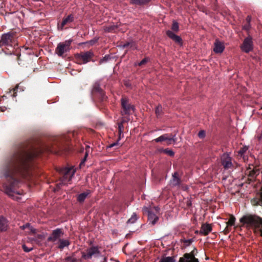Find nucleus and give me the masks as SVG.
Segmentation results:
<instances>
[{
	"label": "nucleus",
	"instance_id": "f257e3e1",
	"mask_svg": "<svg viewBox=\"0 0 262 262\" xmlns=\"http://www.w3.org/2000/svg\"><path fill=\"white\" fill-rule=\"evenodd\" d=\"M77 132L69 133L67 135L51 137L41 143L39 149L35 148L30 141L17 145L12 154L7 157L1 169L0 176L6 179L3 185L5 192L10 196L18 193L15 188L18 187L21 178H31V162L34 158L43 152L59 155L69 149L71 138H75Z\"/></svg>",
	"mask_w": 262,
	"mask_h": 262
},
{
	"label": "nucleus",
	"instance_id": "f03ea898",
	"mask_svg": "<svg viewBox=\"0 0 262 262\" xmlns=\"http://www.w3.org/2000/svg\"><path fill=\"white\" fill-rule=\"evenodd\" d=\"M242 226L246 225L247 227H251L259 231L262 236V218L256 215L247 214L239 219Z\"/></svg>",
	"mask_w": 262,
	"mask_h": 262
},
{
	"label": "nucleus",
	"instance_id": "7ed1b4c3",
	"mask_svg": "<svg viewBox=\"0 0 262 262\" xmlns=\"http://www.w3.org/2000/svg\"><path fill=\"white\" fill-rule=\"evenodd\" d=\"M91 95L93 99H98L100 102H102L106 100L107 97L104 91L100 87V81H96L93 84Z\"/></svg>",
	"mask_w": 262,
	"mask_h": 262
},
{
	"label": "nucleus",
	"instance_id": "20e7f679",
	"mask_svg": "<svg viewBox=\"0 0 262 262\" xmlns=\"http://www.w3.org/2000/svg\"><path fill=\"white\" fill-rule=\"evenodd\" d=\"M94 56L93 52L90 50L75 54V59L76 62L79 64H86L91 61L94 62L93 59Z\"/></svg>",
	"mask_w": 262,
	"mask_h": 262
},
{
	"label": "nucleus",
	"instance_id": "39448f33",
	"mask_svg": "<svg viewBox=\"0 0 262 262\" xmlns=\"http://www.w3.org/2000/svg\"><path fill=\"white\" fill-rule=\"evenodd\" d=\"M59 172L61 176L60 181L62 183L65 184L71 181L75 174V169L73 167H64L60 169Z\"/></svg>",
	"mask_w": 262,
	"mask_h": 262
},
{
	"label": "nucleus",
	"instance_id": "423d86ee",
	"mask_svg": "<svg viewBox=\"0 0 262 262\" xmlns=\"http://www.w3.org/2000/svg\"><path fill=\"white\" fill-rule=\"evenodd\" d=\"M72 42L73 39H70L64 42L59 43L55 49V53L58 56L63 57L64 53L69 52L71 50Z\"/></svg>",
	"mask_w": 262,
	"mask_h": 262
},
{
	"label": "nucleus",
	"instance_id": "0eeeda50",
	"mask_svg": "<svg viewBox=\"0 0 262 262\" xmlns=\"http://www.w3.org/2000/svg\"><path fill=\"white\" fill-rule=\"evenodd\" d=\"M15 33L11 32L2 34L0 39V47H12L15 42Z\"/></svg>",
	"mask_w": 262,
	"mask_h": 262
},
{
	"label": "nucleus",
	"instance_id": "6e6552de",
	"mask_svg": "<svg viewBox=\"0 0 262 262\" xmlns=\"http://www.w3.org/2000/svg\"><path fill=\"white\" fill-rule=\"evenodd\" d=\"M121 104L122 109V111L121 112L122 116L129 115L132 114V111H134V106L129 103L128 99L126 97H122Z\"/></svg>",
	"mask_w": 262,
	"mask_h": 262
},
{
	"label": "nucleus",
	"instance_id": "1a4fd4ad",
	"mask_svg": "<svg viewBox=\"0 0 262 262\" xmlns=\"http://www.w3.org/2000/svg\"><path fill=\"white\" fill-rule=\"evenodd\" d=\"M241 50L246 53H248L253 49V42L252 37L249 35L246 37L243 43L240 46Z\"/></svg>",
	"mask_w": 262,
	"mask_h": 262
},
{
	"label": "nucleus",
	"instance_id": "9d476101",
	"mask_svg": "<svg viewBox=\"0 0 262 262\" xmlns=\"http://www.w3.org/2000/svg\"><path fill=\"white\" fill-rule=\"evenodd\" d=\"M143 212L144 214L147 215L148 221L152 225H155L159 220L158 216L152 209L144 207L143 208Z\"/></svg>",
	"mask_w": 262,
	"mask_h": 262
},
{
	"label": "nucleus",
	"instance_id": "9b49d317",
	"mask_svg": "<svg viewBox=\"0 0 262 262\" xmlns=\"http://www.w3.org/2000/svg\"><path fill=\"white\" fill-rule=\"evenodd\" d=\"M221 164L225 170L232 168L233 164L232 163V158L227 153H224L221 157Z\"/></svg>",
	"mask_w": 262,
	"mask_h": 262
},
{
	"label": "nucleus",
	"instance_id": "f8f14e48",
	"mask_svg": "<svg viewBox=\"0 0 262 262\" xmlns=\"http://www.w3.org/2000/svg\"><path fill=\"white\" fill-rule=\"evenodd\" d=\"M62 229L57 228L53 230L51 235L48 237V242H55L57 239H60V237L63 235Z\"/></svg>",
	"mask_w": 262,
	"mask_h": 262
},
{
	"label": "nucleus",
	"instance_id": "ddd939ff",
	"mask_svg": "<svg viewBox=\"0 0 262 262\" xmlns=\"http://www.w3.org/2000/svg\"><path fill=\"white\" fill-rule=\"evenodd\" d=\"M166 33L167 36L173 40L176 43L180 46H182L183 40L180 36L176 35L173 32L170 30H167Z\"/></svg>",
	"mask_w": 262,
	"mask_h": 262
},
{
	"label": "nucleus",
	"instance_id": "4468645a",
	"mask_svg": "<svg viewBox=\"0 0 262 262\" xmlns=\"http://www.w3.org/2000/svg\"><path fill=\"white\" fill-rule=\"evenodd\" d=\"M99 248L100 247L98 246H92L86 249V252H88L90 259L92 258L93 256L97 257L100 254Z\"/></svg>",
	"mask_w": 262,
	"mask_h": 262
},
{
	"label": "nucleus",
	"instance_id": "2eb2a0df",
	"mask_svg": "<svg viewBox=\"0 0 262 262\" xmlns=\"http://www.w3.org/2000/svg\"><path fill=\"white\" fill-rule=\"evenodd\" d=\"M212 228L211 224L207 223L203 224L199 231V234L206 236L207 235L212 231Z\"/></svg>",
	"mask_w": 262,
	"mask_h": 262
},
{
	"label": "nucleus",
	"instance_id": "dca6fc26",
	"mask_svg": "<svg viewBox=\"0 0 262 262\" xmlns=\"http://www.w3.org/2000/svg\"><path fill=\"white\" fill-rule=\"evenodd\" d=\"M178 262H199V261L198 258L192 257L189 254L186 253L179 258Z\"/></svg>",
	"mask_w": 262,
	"mask_h": 262
},
{
	"label": "nucleus",
	"instance_id": "f3484780",
	"mask_svg": "<svg viewBox=\"0 0 262 262\" xmlns=\"http://www.w3.org/2000/svg\"><path fill=\"white\" fill-rule=\"evenodd\" d=\"M181 183V179L179 177V173L178 172H175L172 174V179L170 180V185L172 187L180 186Z\"/></svg>",
	"mask_w": 262,
	"mask_h": 262
},
{
	"label": "nucleus",
	"instance_id": "a211bd4d",
	"mask_svg": "<svg viewBox=\"0 0 262 262\" xmlns=\"http://www.w3.org/2000/svg\"><path fill=\"white\" fill-rule=\"evenodd\" d=\"M225 49V47L222 42L216 39L214 42V47L213 51L215 53H222Z\"/></svg>",
	"mask_w": 262,
	"mask_h": 262
},
{
	"label": "nucleus",
	"instance_id": "6ab92c4d",
	"mask_svg": "<svg viewBox=\"0 0 262 262\" xmlns=\"http://www.w3.org/2000/svg\"><path fill=\"white\" fill-rule=\"evenodd\" d=\"M8 221L4 216H0V231L5 232L8 230Z\"/></svg>",
	"mask_w": 262,
	"mask_h": 262
},
{
	"label": "nucleus",
	"instance_id": "aec40b11",
	"mask_svg": "<svg viewBox=\"0 0 262 262\" xmlns=\"http://www.w3.org/2000/svg\"><path fill=\"white\" fill-rule=\"evenodd\" d=\"M90 193L91 191L87 190L86 191L79 194L77 198V201L80 203H83L85 199Z\"/></svg>",
	"mask_w": 262,
	"mask_h": 262
},
{
	"label": "nucleus",
	"instance_id": "412c9836",
	"mask_svg": "<svg viewBox=\"0 0 262 262\" xmlns=\"http://www.w3.org/2000/svg\"><path fill=\"white\" fill-rule=\"evenodd\" d=\"M74 20V17L72 14L69 15L67 17L63 18L61 24V29H62L63 27L67 24L73 22Z\"/></svg>",
	"mask_w": 262,
	"mask_h": 262
},
{
	"label": "nucleus",
	"instance_id": "4be33fe9",
	"mask_svg": "<svg viewBox=\"0 0 262 262\" xmlns=\"http://www.w3.org/2000/svg\"><path fill=\"white\" fill-rule=\"evenodd\" d=\"M70 245V242L68 239H59L58 248L62 250L66 247H68Z\"/></svg>",
	"mask_w": 262,
	"mask_h": 262
},
{
	"label": "nucleus",
	"instance_id": "5701e85b",
	"mask_svg": "<svg viewBox=\"0 0 262 262\" xmlns=\"http://www.w3.org/2000/svg\"><path fill=\"white\" fill-rule=\"evenodd\" d=\"M251 16L250 15L247 16L246 18V23L243 26V29L246 31L248 33L251 29Z\"/></svg>",
	"mask_w": 262,
	"mask_h": 262
},
{
	"label": "nucleus",
	"instance_id": "b1692460",
	"mask_svg": "<svg viewBox=\"0 0 262 262\" xmlns=\"http://www.w3.org/2000/svg\"><path fill=\"white\" fill-rule=\"evenodd\" d=\"M151 0H130V3L135 5H144L148 4Z\"/></svg>",
	"mask_w": 262,
	"mask_h": 262
},
{
	"label": "nucleus",
	"instance_id": "393cba45",
	"mask_svg": "<svg viewBox=\"0 0 262 262\" xmlns=\"http://www.w3.org/2000/svg\"><path fill=\"white\" fill-rule=\"evenodd\" d=\"M176 134H168L167 135V139H166V141L167 142V145H169L173 143H175L177 142Z\"/></svg>",
	"mask_w": 262,
	"mask_h": 262
},
{
	"label": "nucleus",
	"instance_id": "a878e982",
	"mask_svg": "<svg viewBox=\"0 0 262 262\" xmlns=\"http://www.w3.org/2000/svg\"><path fill=\"white\" fill-rule=\"evenodd\" d=\"M259 173L258 169H253L249 171L248 177L251 178H255Z\"/></svg>",
	"mask_w": 262,
	"mask_h": 262
},
{
	"label": "nucleus",
	"instance_id": "bb28decb",
	"mask_svg": "<svg viewBox=\"0 0 262 262\" xmlns=\"http://www.w3.org/2000/svg\"><path fill=\"white\" fill-rule=\"evenodd\" d=\"M236 219L232 214H230V219L229 221L226 222L227 226H232L234 225Z\"/></svg>",
	"mask_w": 262,
	"mask_h": 262
},
{
	"label": "nucleus",
	"instance_id": "cd10ccee",
	"mask_svg": "<svg viewBox=\"0 0 262 262\" xmlns=\"http://www.w3.org/2000/svg\"><path fill=\"white\" fill-rule=\"evenodd\" d=\"M251 203L253 206H262V204L261 203L260 198H253L251 200Z\"/></svg>",
	"mask_w": 262,
	"mask_h": 262
},
{
	"label": "nucleus",
	"instance_id": "c85d7f7f",
	"mask_svg": "<svg viewBox=\"0 0 262 262\" xmlns=\"http://www.w3.org/2000/svg\"><path fill=\"white\" fill-rule=\"evenodd\" d=\"M124 122V121L123 120L121 122L118 123V133H119V139H121V136L123 132V130L124 128V126L123 123Z\"/></svg>",
	"mask_w": 262,
	"mask_h": 262
},
{
	"label": "nucleus",
	"instance_id": "c756f323",
	"mask_svg": "<svg viewBox=\"0 0 262 262\" xmlns=\"http://www.w3.org/2000/svg\"><path fill=\"white\" fill-rule=\"evenodd\" d=\"M167 135L168 134H165L162 136H160L159 137L154 139V141H155L156 142H163L166 140L167 139Z\"/></svg>",
	"mask_w": 262,
	"mask_h": 262
},
{
	"label": "nucleus",
	"instance_id": "7c9ffc66",
	"mask_svg": "<svg viewBox=\"0 0 262 262\" xmlns=\"http://www.w3.org/2000/svg\"><path fill=\"white\" fill-rule=\"evenodd\" d=\"M64 260L66 262H82L81 259H74L70 256L65 257Z\"/></svg>",
	"mask_w": 262,
	"mask_h": 262
},
{
	"label": "nucleus",
	"instance_id": "2f4dec72",
	"mask_svg": "<svg viewBox=\"0 0 262 262\" xmlns=\"http://www.w3.org/2000/svg\"><path fill=\"white\" fill-rule=\"evenodd\" d=\"M159 262H175V259L171 256H167L161 258Z\"/></svg>",
	"mask_w": 262,
	"mask_h": 262
},
{
	"label": "nucleus",
	"instance_id": "473e14b6",
	"mask_svg": "<svg viewBox=\"0 0 262 262\" xmlns=\"http://www.w3.org/2000/svg\"><path fill=\"white\" fill-rule=\"evenodd\" d=\"M171 30L176 32H177L179 30V24L176 21L173 20L172 21V24L171 26Z\"/></svg>",
	"mask_w": 262,
	"mask_h": 262
},
{
	"label": "nucleus",
	"instance_id": "72a5a7b5",
	"mask_svg": "<svg viewBox=\"0 0 262 262\" xmlns=\"http://www.w3.org/2000/svg\"><path fill=\"white\" fill-rule=\"evenodd\" d=\"M111 59V57L110 55H106L104 57L101 58L99 62V64H101L103 63L107 62L108 60Z\"/></svg>",
	"mask_w": 262,
	"mask_h": 262
},
{
	"label": "nucleus",
	"instance_id": "f704fd0d",
	"mask_svg": "<svg viewBox=\"0 0 262 262\" xmlns=\"http://www.w3.org/2000/svg\"><path fill=\"white\" fill-rule=\"evenodd\" d=\"M117 26L115 25H112L106 27L105 29V31L108 32H113L117 29Z\"/></svg>",
	"mask_w": 262,
	"mask_h": 262
},
{
	"label": "nucleus",
	"instance_id": "c9c22d12",
	"mask_svg": "<svg viewBox=\"0 0 262 262\" xmlns=\"http://www.w3.org/2000/svg\"><path fill=\"white\" fill-rule=\"evenodd\" d=\"M155 113L157 117L161 116L162 114V107L161 105H159L157 106L155 110Z\"/></svg>",
	"mask_w": 262,
	"mask_h": 262
},
{
	"label": "nucleus",
	"instance_id": "e433bc0d",
	"mask_svg": "<svg viewBox=\"0 0 262 262\" xmlns=\"http://www.w3.org/2000/svg\"><path fill=\"white\" fill-rule=\"evenodd\" d=\"M137 220V216L136 213H133L131 217L128 220L127 223H134Z\"/></svg>",
	"mask_w": 262,
	"mask_h": 262
},
{
	"label": "nucleus",
	"instance_id": "4c0bfd02",
	"mask_svg": "<svg viewBox=\"0 0 262 262\" xmlns=\"http://www.w3.org/2000/svg\"><path fill=\"white\" fill-rule=\"evenodd\" d=\"M248 150V147L246 146L242 147L238 151V154L242 157Z\"/></svg>",
	"mask_w": 262,
	"mask_h": 262
},
{
	"label": "nucleus",
	"instance_id": "58836bf2",
	"mask_svg": "<svg viewBox=\"0 0 262 262\" xmlns=\"http://www.w3.org/2000/svg\"><path fill=\"white\" fill-rule=\"evenodd\" d=\"M18 88V85H17L14 88L10 91L9 93L11 94L12 96L14 97H16Z\"/></svg>",
	"mask_w": 262,
	"mask_h": 262
},
{
	"label": "nucleus",
	"instance_id": "ea45409f",
	"mask_svg": "<svg viewBox=\"0 0 262 262\" xmlns=\"http://www.w3.org/2000/svg\"><path fill=\"white\" fill-rule=\"evenodd\" d=\"M20 228L22 230H25L26 228H29L30 229V230L32 232H34V230L32 228V227H30V224L29 223H27L21 226H20Z\"/></svg>",
	"mask_w": 262,
	"mask_h": 262
},
{
	"label": "nucleus",
	"instance_id": "a19ab883",
	"mask_svg": "<svg viewBox=\"0 0 262 262\" xmlns=\"http://www.w3.org/2000/svg\"><path fill=\"white\" fill-rule=\"evenodd\" d=\"M149 61V58L148 57H145L143 59H142L140 62L138 63L139 66H142L145 64H146Z\"/></svg>",
	"mask_w": 262,
	"mask_h": 262
},
{
	"label": "nucleus",
	"instance_id": "79ce46f5",
	"mask_svg": "<svg viewBox=\"0 0 262 262\" xmlns=\"http://www.w3.org/2000/svg\"><path fill=\"white\" fill-rule=\"evenodd\" d=\"M164 152L171 157H173L174 155V152L172 150L169 149L168 148L165 149L164 150Z\"/></svg>",
	"mask_w": 262,
	"mask_h": 262
},
{
	"label": "nucleus",
	"instance_id": "37998d69",
	"mask_svg": "<svg viewBox=\"0 0 262 262\" xmlns=\"http://www.w3.org/2000/svg\"><path fill=\"white\" fill-rule=\"evenodd\" d=\"M185 246H189L193 242L192 239H184L183 241Z\"/></svg>",
	"mask_w": 262,
	"mask_h": 262
},
{
	"label": "nucleus",
	"instance_id": "c03bdc74",
	"mask_svg": "<svg viewBox=\"0 0 262 262\" xmlns=\"http://www.w3.org/2000/svg\"><path fill=\"white\" fill-rule=\"evenodd\" d=\"M198 137L200 138V139H203L205 138V135H206V133H205V131L204 130H200L199 133H198Z\"/></svg>",
	"mask_w": 262,
	"mask_h": 262
},
{
	"label": "nucleus",
	"instance_id": "a18cd8bd",
	"mask_svg": "<svg viewBox=\"0 0 262 262\" xmlns=\"http://www.w3.org/2000/svg\"><path fill=\"white\" fill-rule=\"evenodd\" d=\"M188 254H189V255L192 256V257H195V256L196 255V254L198 253V250L196 249V248H194V249H193V250H192L190 253H188Z\"/></svg>",
	"mask_w": 262,
	"mask_h": 262
},
{
	"label": "nucleus",
	"instance_id": "49530a36",
	"mask_svg": "<svg viewBox=\"0 0 262 262\" xmlns=\"http://www.w3.org/2000/svg\"><path fill=\"white\" fill-rule=\"evenodd\" d=\"M82 258L84 259H90L87 252L86 253L84 252H82Z\"/></svg>",
	"mask_w": 262,
	"mask_h": 262
},
{
	"label": "nucleus",
	"instance_id": "de8ad7c7",
	"mask_svg": "<svg viewBox=\"0 0 262 262\" xmlns=\"http://www.w3.org/2000/svg\"><path fill=\"white\" fill-rule=\"evenodd\" d=\"M23 249L24 251L26 252H29L32 250V248H29L25 245H23Z\"/></svg>",
	"mask_w": 262,
	"mask_h": 262
},
{
	"label": "nucleus",
	"instance_id": "09e8293b",
	"mask_svg": "<svg viewBox=\"0 0 262 262\" xmlns=\"http://www.w3.org/2000/svg\"><path fill=\"white\" fill-rule=\"evenodd\" d=\"M120 140V139H119V138H118V140H117V142H114V143H112V144H111L108 146V148H112V147H114V146H115L118 145H119V142H119V141Z\"/></svg>",
	"mask_w": 262,
	"mask_h": 262
},
{
	"label": "nucleus",
	"instance_id": "8fccbe9b",
	"mask_svg": "<svg viewBox=\"0 0 262 262\" xmlns=\"http://www.w3.org/2000/svg\"><path fill=\"white\" fill-rule=\"evenodd\" d=\"M229 229L228 228V226H226V227L225 228V229H224V232H225V234H227L229 232Z\"/></svg>",
	"mask_w": 262,
	"mask_h": 262
},
{
	"label": "nucleus",
	"instance_id": "3c124183",
	"mask_svg": "<svg viewBox=\"0 0 262 262\" xmlns=\"http://www.w3.org/2000/svg\"><path fill=\"white\" fill-rule=\"evenodd\" d=\"M72 258H74V259H77L76 257V252H73L71 255H70Z\"/></svg>",
	"mask_w": 262,
	"mask_h": 262
},
{
	"label": "nucleus",
	"instance_id": "603ef678",
	"mask_svg": "<svg viewBox=\"0 0 262 262\" xmlns=\"http://www.w3.org/2000/svg\"><path fill=\"white\" fill-rule=\"evenodd\" d=\"M130 45H131V43L128 42H126V43H125L123 45V47H124V48H127L129 46H130Z\"/></svg>",
	"mask_w": 262,
	"mask_h": 262
},
{
	"label": "nucleus",
	"instance_id": "864d4df0",
	"mask_svg": "<svg viewBox=\"0 0 262 262\" xmlns=\"http://www.w3.org/2000/svg\"><path fill=\"white\" fill-rule=\"evenodd\" d=\"M88 155V152H86L85 155L84 157V159H83V160H82V161L81 162V163H82V162H84L85 161L86 158Z\"/></svg>",
	"mask_w": 262,
	"mask_h": 262
},
{
	"label": "nucleus",
	"instance_id": "5fc2aeb1",
	"mask_svg": "<svg viewBox=\"0 0 262 262\" xmlns=\"http://www.w3.org/2000/svg\"><path fill=\"white\" fill-rule=\"evenodd\" d=\"M154 209H155V211L156 212V213H158L160 211V208L158 207H154Z\"/></svg>",
	"mask_w": 262,
	"mask_h": 262
},
{
	"label": "nucleus",
	"instance_id": "6e6d98bb",
	"mask_svg": "<svg viewBox=\"0 0 262 262\" xmlns=\"http://www.w3.org/2000/svg\"><path fill=\"white\" fill-rule=\"evenodd\" d=\"M260 199L261 203L262 204V192L260 193Z\"/></svg>",
	"mask_w": 262,
	"mask_h": 262
},
{
	"label": "nucleus",
	"instance_id": "4d7b16f0",
	"mask_svg": "<svg viewBox=\"0 0 262 262\" xmlns=\"http://www.w3.org/2000/svg\"><path fill=\"white\" fill-rule=\"evenodd\" d=\"M252 179L253 178H248V181L249 182V183L252 181Z\"/></svg>",
	"mask_w": 262,
	"mask_h": 262
},
{
	"label": "nucleus",
	"instance_id": "13d9d810",
	"mask_svg": "<svg viewBox=\"0 0 262 262\" xmlns=\"http://www.w3.org/2000/svg\"><path fill=\"white\" fill-rule=\"evenodd\" d=\"M106 260H107V258H106V257H105V258H104V261H103V262H106Z\"/></svg>",
	"mask_w": 262,
	"mask_h": 262
}]
</instances>
